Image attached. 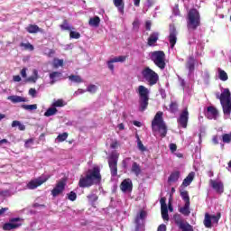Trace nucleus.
<instances>
[{"instance_id": "72a5a7b5", "label": "nucleus", "mask_w": 231, "mask_h": 231, "mask_svg": "<svg viewBox=\"0 0 231 231\" xmlns=\"http://www.w3.org/2000/svg\"><path fill=\"white\" fill-rule=\"evenodd\" d=\"M218 79H220L223 82H226L228 80V74L221 69H218Z\"/></svg>"}, {"instance_id": "13d9d810", "label": "nucleus", "mask_w": 231, "mask_h": 231, "mask_svg": "<svg viewBox=\"0 0 231 231\" xmlns=\"http://www.w3.org/2000/svg\"><path fill=\"white\" fill-rule=\"evenodd\" d=\"M131 161V157H127L122 161V165L124 169H127V162Z\"/></svg>"}, {"instance_id": "49530a36", "label": "nucleus", "mask_w": 231, "mask_h": 231, "mask_svg": "<svg viewBox=\"0 0 231 231\" xmlns=\"http://www.w3.org/2000/svg\"><path fill=\"white\" fill-rule=\"evenodd\" d=\"M69 38L70 39H80V32H75V31H72L70 30L69 31Z\"/></svg>"}, {"instance_id": "de8ad7c7", "label": "nucleus", "mask_w": 231, "mask_h": 231, "mask_svg": "<svg viewBox=\"0 0 231 231\" xmlns=\"http://www.w3.org/2000/svg\"><path fill=\"white\" fill-rule=\"evenodd\" d=\"M67 198L69 201H76L77 200V193L75 191H70L68 195Z\"/></svg>"}, {"instance_id": "c85d7f7f", "label": "nucleus", "mask_w": 231, "mask_h": 231, "mask_svg": "<svg viewBox=\"0 0 231 231\" xmlns=\"http://www.w3.org/2000/svg\"><path fill=\"white\" fill-rule=\"evenodd\" d=\"M89 26H94V28H98L100 26V17L95 16L90 18L88 21Z\"/></svg>"}, {"instance_id": "f8f14e48", "label": "nucleus", "mask_w": 231, "mask_h": 231, "mask_svg": "<svg viewBox=\"0 0 231 231\" xmlns=\"http://www.w3.org/2000/svg\"><path fill=\"white\" fill-rule=\"evenodd\" d=\"M66 189V179H61L60 181L57 182L56 186L51 190V195L53 198H57V196H60V194H62L64 192V189Z\"/></svg>"}, {"instance_id": "69168bd1", "label": "nucleus", "mask_w": 231, "mask_h": 231, "mask_svg": "<svg viewBox=\"0 0 231 231\" xmlns=\"http://www.w3.org/2000/svg\"><path fill=\"white\" fill-rule=\"evenodd\" d=\"M13 80L14 82H21V76H19V75L14 76Z\"/></svg>"}, {"instance_id": "774afa93", "label": "nucleus", "mask_w": 231, "mask_h": 231, "mask_svg": "<svg viewBox=\"0 0 231 231\" xmlns=\"http://www.w3.org/2000/svg\"><path fill=\"white\" fill-rule=\"evenodd\" d=\"M21 75H22L23 79H26V69H23L21 70Z\"/></svg>"}, {"instance_id": "338daca9", "label": "nucleus", "mask_w": 231, "mask_h": 231, "mask_svg": "<svg viewBox=\"0 0 231 231\" xmlns=\"http://www.w3.org/2000/svg\"><path fill=\"white\" fill-rule=\"evenodd\" d=\"M20 124L21 123L19 121H17V120L13 121L12 127H19Z\"/></svg>"}, {"instance_id": "0e129e2a", "label": "nucleus", "mask_w": 231, "mask_h": 231, "mask_svg": "<svg viewBox=\"0 0 231 231\" xmlns=\"http://www.w3.org/2000/svg\"><path fill=\"white\" fill-rule=\"evenodd\" d=\"M147 213L143 210L140 212V219H145Z\"/></svg>"}, {"instance_id": "4d7b16f0", "label": "nucleus", "mask_w": 231, "mask_h": 231, "mask_svg": "<svg viewBox=\"0 0 231 231\" xmlns=\"http://www.w3.org/2000/svg\"><path fill=\"white\" fill-rule=\"evenodd\" d=\"M133 28L134 30H138V28H140V21H138V19L133 22Z\"/></svg>"}, {"instance_id": "ea45409f", "label": "nucleus", "mask_w": 231, "mask_h": 231, "mask_svg": "<svg viewBox=\"0 0 231 231\" xmlns=\"http://www.w3.org/2000/svg\"><path fill=\"white\" fill-rule=\"evenodd\" d=\"M219 219H221V212L217 213V215H211V223L218 225Z\"/></svg>"}, {"instance_id": "ddd939ff", "label": "nucleus", "mask_w": 231, "mask_h": 231, "mask_svg": "<svg viewBox=\"0 0 231 231\" xmlns=\"http://www.w3.org/2000/svg\"><path fill=\"white\" fill-rule=\"evenodd\" d=\"M209 185L217 194H223L225 192V185L221 181H217L215 180H209Z\"/></svg>"}, {"instance_id": "7ed1b4c3", "label": "nucleus", "mask_w": 231, "mask_h": 231, "mask_svg": "<svg viewBox=\"0 0 231 231\" xmlns=\"http://www.w3.org/2000/svg\"><path fill=\"white\" fill-rule=\"evenodd\" d=\"M139 95V111L143 113L149 107V89L143 85L138 87Z\"/></svg>"}, {"instance_id": "3c124183", "label": "nucleus", "mask_w": 231, "mask_h": 231, "mask_svg": "<svg viewBox=\"0 0 231 231\" xmlns=\"http://www.w3.org/2000/svg\"><path fill=\"white\" fill-rule=\"evenodd\" d=\"M115 62H116V61H114L113 59H111L110 60H108V61L106 62L107 67H108V69H110V71H115V65H114Z\"/></svg>"}, {"instance_id": "e433bc0d", "label": "nucleus", "mask_w": 231, "mask_h": 231, "mask_svg": "<svg viewBox=\"0 0 231 231\" xmlns=\"http://www.w3.org/2000/svg\"><path fill=\"white\" fill-rule=\"evenodd\" d=\"M20 47L29 51H33V50H35V47H33V45L30 42H27V43L21 42Z\"/></svg>"}, {"instance_id": "6e6d98bb", "label": "nucleus", "mask_w": 231, "mask_h": 231, "mask_svg": "<svg viewBox=\"0 0 231 231\" xmlns=\"http://www.w3.org/2000/svg\"><path fill=\"white\" fill-rule=\"evenodd\" d=\"M30 143L33 144V138H30L28 140L25 141L24 143V148L25 149H30Z\"/></svg>"}, {"instance_id": "bf43d9fd", "label": "nucleus", "mask_w": 231, "mask_h": 231, "mask_svg": "<svg viewBox=\"0 0 231 231\" xmlns=\"http://www.w3.org/2000/svg\"><path fill=\"white\" fill-rule=\"evenodd\" d=\"M177 149H178V146L176 145V143H171L170 144V151L171 152H176Z\"/></svg>"}, {"instance_id": "a878e982", "label": "nucleus", "mask_w": 231, "mask_h": 231, "mask_svg": "<svg viewBox=\"0 0 231 231\" xmlns=\"http://www.w3.org/2000/svg\"><path fill=\"white\" fill-rule=\"evenodd\" d=\"M203 223L206 228H212V215L205 213Z\"/></svg>"}, {"instance_id": "5fc2aeb1", "label": "nucleus", "mask_w": 231, "mask_h": 231, "mask_svg": "<svg viewBox=\"0 0 231 231\" xmlns=\"http://www.w3.org/2000/svg\"><path fill=\"white\" fill-rule=\"evenodd\" d=\"M167 199L165 197L161 198L160 203H161V208H167Z\"/></svg>"}, {"instance_id": "423d86ee", "label": "nucleus", "mask_w": 231, "mask_h": 231, "mask_svg": "<svg viewBox=\"0 0 231 231\" xmlns=\"http://www.w3.org/2000/svg\"><path fill=\"white\" fill-rule=\"evenodd\" d=\"M118 158H120V153L116 152H112L108 158V167L113 178L118 176Z\"/></svg>"}, {"instance_id": "c9c22d12", "label": "nucleus", "mask_w": 231, "mask_h": 231, "mask_svg": "<svg viewBox=\"0 0 231 231\" xmlns=\"http://www.w3.org/2000/svg\"><path fill=\"white\" fill-rule=\"evenodd\" d=\"M161 214L163 221H169V208H161Z\"/></svg>"}, {"instance_id": "a19ab883", "label": "nucleus", "mask_w": 231, "mask_h": 231, "mask_svg": "<svg viewBox=\"0 0 231 231\" xmlns=\"http://www.w3.org/2000/svg\"><path fill=\"white\" fill-rule=\"evenodd\" d=\"M22 109H25L26 111H35V109H37V104H34V105H22Z\"/></svg>"}, {"instance_id": "9b49d317", "label": "nucleus", "mask_w": 231, "mask_h": 231, "mask_svg": "<svg viewBox=\"0 0 231 231\" xmlns=\"http://www.w3.org/2000/svg\"><path fill=\"white\" fill-rule=\"evenodd\" d=\"M49 178H50V175H47L45 177H40L36 180H32L29 181V183L27 184V189H29V190H33L37 189V187H41L42 183H46Z\"/></svg>"}, {"instance_id": "b1692460", "label": "nucleus", "mask_w": 231, "mask_h": 231, "mask_svg": "<svg viewBox=\"0 0 231 231\" xmlns=\"http://www.w3.org/2000/svg\"><path fill=\"white\" fill-rule=\"evenodd\" d=\"M222 106L224 115L230 116L231 114V101H227L225 103H220Z\"/></svg>"}, {"instance_id": "393cba45", "label": "nucleus", "mask_w": 231, "mask_h": 231, "mask_svg": "<svg viewBox=\"0 0 231 231\" xmlns=\"http://www.w3.org/2000/svg\"><path fill=\"white\" fill-rule=\"evenodd\" d=\"M179 212L182 214V216H190V203H185L183 207L179 208Z\"/></svg>"}, {"instance_id": "f257e3e1", "label": "nucleus", "mask_w": 231, "mask_h": 231, "mask_svg": "<svg viewBox=\"0 0 231 231\" xmlns=\"http://www.w3.org/2000/svg\"><path fill=\"white\" fill-rule=\"evenodd\" d=\"M102 183V174L100 173V166L95 165L88 169L85 176H81L79 180L80 189H89L93 185H100Z\"/></svg>"}, {"instance_id": "6ab92c4d", "label": "nucleus", "mask_w": 231, "mask_h": 231, "mask_svg": "<svg viewBox=\"0 0 231 231\" xmlns=\"http://www.w3.org/2000/svg\"><path fill=\"white\" fill-rule=\"evenodd\" d=\"M61 77L62 72L60 71H53L50 73L49 78L51 79V85L53 86V84H55V82H57V80H59V79H60Z\"/></svg>"}, {"instance_id": "20e7f679", "label": "nucleus", "mask_w": 231, "mask_h": 231, "mask_svg": "<svg viewBox=\"0 0 231 231\" xmlns=\"http://www.w3.org/2000/svg\"><path fill=\"white\" fill-rule=\"evenodd\" d=\"M141 73L143 79H145L148 86L152 87L158 84V80H160V76L158 75V73H156V71L152 70V69L145 67Z\"/></svg>"}, {"instance_id": "1a4fd4ad", "label": "nucleus", "mask_w": 231, "mask_h": 231, "mask_svg": "<svg viewBox=\"0 0 231 231\" xmlns=\"http://www.w3.org/2000/svg\"><path fill=\"white\" fill-rule=\"evenodd\" d=\"M177 124L179 125V127H181L182 129H187V125H189V109L185 108L181 111L180 114Z\"/></svg>"}, {"instance_id": "58836bf2", "label": "nucleus", "mask_w": 231, "mask_h": 231, "mask_svg": "<svg viewBox=\"0 0 231 231\" xmlns=\"http://www.w3.org/2000/svg\"><path fill=\"white\" fill-rule=\"evenodd\" d=\"M64 106H66V103L64 102V99H58V100H55L53 103H52V107H64Z\"/></svg>"}, {"instance_id": "37998d69", "label": "nucleus", "mask_w": 231, "mask_h": 231, "mask_svg": "<svg viewBox=\"0 0 231 231\" xmlns=\"http://www.w3.org/2000/svg\"><path fill=\"white\" fill-rule=\"evenodd\" d=\"M87 198L91 203H95V202L98 201V196L95 193H91V194L88 195Z\"/></svg>"}, {"instance_id": "603ef678", "label": "nucleus", "mask_w": 231, "mask_h": 231, "mask_svg": "<svg viewBox=\"0 0 231 231\" xmlns=\"http://www.w3.org/2000/svg\"><path fill=\"white\" fill-rule=\"evenodd\" d=\"M97 86L96 85H89L87 88V91H88V93H97Z\"/></svg>"}, {"instance_id": "bb28decb", "label": "nucleus", "mask_w": 231, "mask_h": 231, "mask_svg": "<svg viewBox=\"0 0 231 231\" xmlns=\"http://www.w3.org/2000/svg\"><path fill=\"white\" fill-rule=\"evenodd\" d=\"M180 171H176L171 173L170 177L168 178V183H176L178 180H180Z\"/></svg>"}, {"instance_id": "864d4df0", "label": "nucleus", "mask_w": 231, "mask_h": 231, "mask_svg": "<svg viewBox=\"0 0 231 231\" xmlns=\"http://www.w3.org/2000/svg\"><path fill=\"white\" fill-rule=\"evenodd\" d=\"M64 66V60H56L54 61V68H59Z\"/></svg>"}, {"instance_id": "cd10ccee", "label": "nucleus", "mask_w": 231, "mask_h": 231, "mask_svg": "<svg viewBox=\"0 0 231 231\" xmlns=\"http://www.w3.org/2000/svg\"><path fill=\"white\" fill-rule=\"evenodd\" d=\"M7 99L11 100L13 104H19V102H26V98L21 96H9Z\"/></svg>"}, {"instance_id": "473e14b6", "label": "nucleus", "mask_w": 231, "mask_h": 231, "mask_svg": "<svg viewBox=\"0 0 231 231\" xmlns=\"http://www.w3.org/2000/svg\"><path fill=\"white\" fill-rule=\"evenodd\" d=\"M180 198H182L185 203H190V197L189 196V191L187 190H180Z\"/></svg>"}, {"instance_id": "79ce46f5", "label": "nucleus", "mask_w": 231, "mask_h": 231, "mask_svg": "<svg viewBox=\"0 0 231 231\" xmlns=\"http://www.w3.org/2000/svg\"><path fill=\"white\" fill-rule=\"evenodd\" d=\"M169 111H170V113H178V103L171 102L170 104Z\"/></svg>"}, {"instance_id": "f03ea898", "label": "nucleus", "mask_w": 231, "mask_h": 231, "mask_svg": "<svg viewBox=\"0 0 231 231\" xmlns=\"http://www.w3.org/2000/svg\"><path fill=\"white\" fill-rule=\"evenodd\" d=\"M201 24V15L199 11L196 8H192L188 13L187 26L189 30H198V27Z\"/></svg>"}, {"instance_id": "c03bdc74", "label": "nucleus", "mask_w": 231, "mask_h": 231, "mask_svg": "<svg viewBox=\"0 0 231 231\" xmlns=\"http://www.w3.org/2000/svg\"><path fill=\"white\" fill-rule=\"evenodd\" d=\"M222 141L224 143H230L231 142V133L230 134H224L222 135Z\"/></svg>"}, {"instance_id": "0eeeda50", "label": "nucleus", "mask_w": 231, "mask_h": 231, "mask_svg": "<svg viewBox=\"0 0 231 231\" xmlns=\"http://www.w3.org/2000/svg\"><path fill=\"white\" fill-rule=\"evenodd\" d=\"M173 221L176 226L180 228V230L182 231H194V227L189 224V222H186L183 220V217H181V215L175 214L173 215Z\"/></svg>"}, {"instance_id": "9d476101", "label": "nucleus", "mask_w": 231, "mask_h": 231, "mask_svg": "<svg viewBox=\"0 0 231 231\" xmlns=\"http://www.w3.org/2000/svg\"><path fill=\"white\" fill-rule=\"evenodd\" d=\"M165 125V121H163V112L159 111L156 113V115L154 116L152 121V131H158V128L156 127H160L161 125Z\"/></svg>"}, {"instance_id": "6e6552de", "label": "nucleus", "mask_w": 231, "mask_h": 231, "mask_svg": "<svg viewBox=\"0 0 231 231\" xmlns=\"http://www.w3.org/2000/svg\"><path fill=\"white\" fill-rule=\"evenodd\" d=\"M20 226H23V219H21V217H14V218H11L8 223L4 224L3 230L5 231L15 230Z\"/></svg>"}, {"instance_id": "2eb2a0df", "label": "nucleus", "mask_w": 231, "mask_h": 231, "mask_svg": "<svg viewBox=\"0 0 231 231\" xmlns=\"http://www.w3.org/2000/svg\"><path fill=\"white\" fill-rule=\"evenodd\" d=\"M217 98L220 100V104H223L225 102H231L230 89L224 88L221 95L217 94Z\"/></svg>"}, {"instance_id": "052dcab7", "label": "nucleus", "mask_w": 231, "mask_h": 231, "mask_svg": "<svg viewBox=\"0 0 231 231\" xmlns=\"http://www.w3.org/2000/svg\"><path fill=\"white\" fill-rule=\"evenodd\" d=\"M157 231H167V226L165 224H161L158 226Z\"/></svg>"}, {"instance_id": "aec40b11", "label": "nucleus", "mask_w": 231, "mask_h": 231, "mask_svg": "<svg viewBox=\"0 0 231 231\" xmlns=\"http://www.w3.org/2000/svg\"><path fill=\"white\" fill-rule=\"evenodd\" d=\"M194 171H191L188 174V176L183 180L181 186L182 187H189L194 181Z\"/></svg>"}, {"instance_id": "dca6fc26", "label": "nucleus", "mask_w": 231, "mask_h": 231, "mask_svg": "<svg viewBox=\"0 0 231 231\" xmlns=\"http://www.w3.org/2000/svg\"><path fill=\"white\" fill-rule=\"evenodd\" d=\"M208 114H207V117L209 120H217V116H219V111H217V108H216V106H209L207 108Z\"/></svg>"}, {"instance_id": "f3484780", "label": "nucleus", "mask_w": 231, "mask_h": 231, "mask_svg": "<svg viewBox=\"0 0 231 231\" xmlns=\"http://www.w3.org/2000/svg\"><path fill=\"white\" fill-rule=\"evenodd\" d=\"M178 32H176V28H172L170 30L169 34V42L171 44V48H174L176 46V42H178Z\"/></svg>"}, {"instance_id": "5701e85b", "label": "nucleus", "mask_w": 231, "mask_h": 231, "mask_svg": "<svg viewBox=\"0 0 231 231\" xmlns=\"http://www.w3.org/2000/svg\"><path fill=\"white\" fill-rule=\"evenodd\" d=\"M25 30L28 33H39V32H42V29H41L37 24H29Z\"/></svg>"}, {"instance_id": "7c9ffc66", "label": "nucleus", "mask_w": 231, "mask_h": 231, "mask_svg": "<svg viewBox=\"0 0 231 231\" xmlns=\"http://www.w3.org/2000/svg\"><path fill=\"white\" fill-rule=\"evenodd\" d=\"M157 130L161 134V138H165L167 136V125H162L161 126H157Z\"/></svg>"}, {"instance_id": "09e8293b", "label": "nucleus", "mask_w": 231, "mask_h": 231, "mask_svg": "<svg viewBox=\"0 0 231 231\" xmlns=\"http://www.w3.org/2000/svg\"><path fill=\"white\" fill-rule=\"evenodd\" d=\"M68 139V133L60 134L57 137L58 142H65Z\"/></svg>"}, {"instance_id": "2f4dec72", "label": "nucleus", "mask_w": 231, "mask_h": 231, "mask_svg": "<svg viewBox=\"0 0 231 231\" xmlns=\"http://www.w3.org/2000/svg\"><path fill=\"white\" fill-rule=\"evenodd\" d=\"M69 80H70V82H75L76 84H81V82H83L80 76L73 74L69 76Z\"/></svg>"}, {"instance_id": "a18cd8bd", "label": "nucleus", "mask_w": 231, "mask_h": 231, "mask_svg": "<svg viewBox=\"0 0 231 231\" xmlns=\"http://www.w3.org/2000/svg\"><path fill=\"white\" fill-rule=\"evenodd\" d=\"M127 60V56H117L113 58L114 62H125Z\"/></svg>"}, {"instance_id": "4c0bfd02", "label": "nucleus", "mask_w": 231, "mask_h": 231, "mask_svg": "<svg viewBox=\"0 0 231 231\" xmlns=\"http://www.w3.org/2000/svg\"><path fill=\"white\" fill-rule=\"evenodd\" d=\"M194 62H195L194 56H189L187 62V68L189 69V71H193Z\"/></svg>"}, {"instance_id": "4468645a", "label": "nucleus", "mask_w": 231, "mask_h": 231, "mask_svg": "<svg viewBox=\"0 0 231 231\" xmlns=\"http://www.w3.org/2000/svg\"><path fill=\"white\" fill-rule=\"evenodd\" d=\"M122 192H133V180L131 179H125L120 184Z\"/></svg>"}, {"instance_id": "c756f323", "label": "nucleus", "mask_w": 231, "mask_h": 231, "mask_svg": "<svg viewBox=\"0 0 231 231\" xmlns=\"http://www.w3.org/2000/svg\"><path fill=\"white\" fill-rule=\"evenodd\" d=\"M60 30L67 31V32H71V30H75V28L71 27L69 25V23H68V20H63V23L60 24Z\"/></svg>"}, {"instance_id": "680f3d73", "label": "nucleus", "mask_w": 231, "mask_h": 231, "mask_svg": "<svg viewBox=\"0 0 231 231\" xmlns=\"http://www.w3.org/2000/svg\"><path fill=\"white\" fill-rule=\"evenodd\" d=\"M29 95H31V97H35L37 95V90H35V88H30Z\"/></svg>"}, {"instance_id": "39448f33", "label": "nucleus", "mask_w": 231, "mask_h": 231, "mask_svg": "<svg viewBox=\"0 0 231 231\" xmlns=\"http://www.w3.org/2000/svg\"><path fill=\"white\" fill-rule=\"evenodd\" d=\"M151 59L159 69H165L167 63H165V52L163 51H155L152 52Z\"/></svg>"}, {"instance_id": "a211bd4d", "label": "nucleus", "mask_w": 231, "mask_h": 231, "mask_svg": "<svg viewBox=\"0 0 231 231\" xmlns=\"http://www.w3.org/2000/svg\"><path fill=\"white\" fill-rule=\"evenodd\" d=\"M159 39H160V32H152L147 39V45L148 46H156V43L158 42Z\"/></svg>"}, {"instance_id": "f704fd0d", "label": "nucleus", "mask_w": 231, "mask_h": 231, "mask_svg": "<svg viewBox=\"0 0 231 231\" xmlns=\"http://www.w3.org/2000/svg\"><path fill=\"white\" fill-rule=\"evenodd\" d=\"M58 112H59V110H57V108L52 106L46 110V112L44 113V116H47V117L53 116V115H57Z\"/></svg>"}, {"instance_id": "e2e57ef3", "label": "nucleus", "mask_w": 231, "mask_h": 231, "mask_svg": "<svg viewBox=\"0 0 231 231\" xmlns=\"http://www.w3.org/2000/svg\"><path fill=\"white\" fill-rule=\"evenodd\" d=\"M151 26H152L151 21H147L145 23V29L147 30V32H151Z\"/></svg>"}, {"instance_id": "8fccbe9b", "label": "nucleus", "mask_w": 231, "mask_h": 231, "mask_svg": "<svg viewBox=\"0 0 231 231\" xmlns=\"http://www.w3.org/2000/svg\"><path fill=\"white\" fill-rule=\"evenodd\" d=\"M137 147L139 151H142V152H145V151H147V148L143 146V143H142V141H140V139H138Z\"/></svg>"}, {"instance_id": "4be33fe9", "label": "nucleus", "mask_w": 231, "mask_h": 231, "mask_svg": "<svg viewBox=\"0 0 231 231\" xmlns=\"http://www.w3.org/2000/svg\"><path fill=\"white\" fill-rule=\"evenodd\" d=\"M113 3L116 8H117L118 12L124 15V8L125 6L124 0H113Z\"/></svg>"}, {"instance_id": "412c9836", "label": "nucleus", "mask_w": 231, "mask_h": 231, "mask_svg": "<svg viewBox=\"0 0 231 231\" xmlns=\"http://www.w3.org/2000/svg\"><path fill=\"white\" fill-rule=\"evenodd\" d=\"M131 172H133V174H134L137 177L140 176V174H142V167L140 166V164H138V162H133Z\"/></svg>"}]
</instances>
